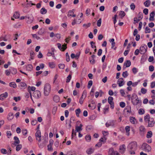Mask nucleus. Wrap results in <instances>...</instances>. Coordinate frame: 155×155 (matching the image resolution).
<instances>
[{"label":"nucleus","instance_id":"obj_1","mask_svg":"<svg viewBox=\"0 0 155 155\" xmlns=\"http://www.w3.org/2000/svg\"><path fill=\"white\" fill-rule=\"evenodd\" d=\"M36 140L38 141V144L39 146H44L47 142V140L45 138L43 141L41 142V132L40 130H38L35 134Z\"/></svg>","mask_w":155,"mask_h":155},{"label":"nucleus","instance_id":"obj_2","mask_svg":"<svg viewBox=\"0 0 155 155\" xmlns=\"http://www.w3.org/2000/svg\"><path fill=\"white\" fill-rule=\"evenodd\" d=\"M137 147V143L135 141L131 142L128 145V148L129 152L131 154H135V150Z\"/></svg>","mask_w":155,"mask_h":155},{"label":"nucleus","instance_id":"obj_3","mask_svg":"<svg viewBox=\"0 0 155 155\" xmlns=\"http://www.w3.org/2000/svg\"><path fill=\"white\" fill-rule=\"evenodd\" d=\"M144 120L145 122L148 123V127H152L154 126L155 123L154 119L153 118H150L149 114L144 117Z\"/></svg>","mask_w":155,"mask_h":155},{"label":"nucleus","instance_id":"obj_4","mask_svg":"<svg viewBox=\"0 0 155 155\" xmlns=\"http://www.w3.org/2000/svg\"><path fill=\"white\" fill-rule=\"evenodd\" d=\"M51 90V86L48 83L45 84L44 87V94L45 96H47L49 94Z\"/></svg>","mask_w":155,"mask_h":155},{"label":"nucleus","instance_id":"obj_5","mask_svg":"<svg viewBox=\"0 0 155 155\" xmlns=\"http://www.w3.org/2000/svg\"><path fill=\"white\" fill-rule=\"evenodd\" d=\"M83 125L82 124H80L79 126H76V129L75 130H74V129H73L72 130V138H73V135H76V133L75 131L77 132H79L80 131H81L82 130V127Z\"/></svg>","mask_w":155,"mask_h":155},{"label":"nucleus","instance_id":"obj_6","mask_svg":"<svg viewBox=\"0 0 155 155\" xmlns=\"http://www.w3.org/2000/svg\"><path fill=\"white\" fill-rule=\"evenodd\" d=\"M142 148L146 151L150 152L151 149L150 146L146 143H143L142 145Z\"/></svg>","mask_w":155,"mask_h":155},{"label":"nucleus","instance_id":"obj_7","mask_svg":"<svg viewBox=\"0 0 155 155\" xmlns=\"http://www.w3.org/2000/svg\"><path fill=\"white\" fill-rule=\"evenodd\" d=\"M132 102L134 105H137L139 103V101L137 95H135L133 96L132 99Z\"/></svg>","mask_w":155,"mask_h":155},{"label":"nucleus","instance_id":"obj_8","mask_svg":"<svg viewBox=\"0 0 155 155\" xmlns=\"http://www.w3.org/2000/svg\"><path fill=\"white\" fill-rule=\"evenodd\" d=\"M33 96L36 99L39 98L41 96L40 92L38 90L35 91L33 93Z\"/></svg>","mask_w":155,"mask_h":155},{"label":"nucleus","instance_id":"obj_9","mask_svg":"<svg viewBox=\"0 0 155 155\" xmlns=\"http://www.w3.org/2000/svg\"><path fill=\"white\" fill-rule=\"evenodd\" d=\"M113 98L111 96H110L108 97V103L110 105V107L112 108H113L114 107V104L113 102Z\"/></svg>","mask_w":155,"mask_h":155},{"label":"nucleus","instance_id":"obj_10","mask_svg":"<svg viewBox=\"0 0 155 155\" xmlns=\"http://www.w3.org/2000/svg\"><path fill=\"white\" fill-rule=\"evenodd\" d=\"M147 47L146 46H141L140 48V53L141 54H144L147 51Z\"/></svg>","mask_w":155,"mask_h":155},{"label":"nucleus","instance_id":"obj_11","mask_svg":"<svg viewBox=\"0 0 155 155\" xmlns=\"http://www.w3.org/2000/svg\"><path fill=\"white\" fill-rule=\"evenodd\" d=\"M53 142L54 141L53 140L50 139L49 140V144L48 146V149L49 151H51L53 150L52 146Z\"/></svg>","mask_w":155,"mask_h":155},{"label":"nucleus","instance_id":"obj_12","mask_svg":"<svg viewBox=\"0 0 155 155\" xmlns=\"http://www.w3.org/2000/svg\"><path fill=\"white\" fill-rule=\"evenodd\" d=\"M117 83L119 87L123 86L124 84L123 78H119L117 81Z\"/></svg>","mask_w":155,"mask_h":155},{"label":"nucleus","instance_id":"obj_13","mask_svg":"<svg viewBox=\"0 0 155 155\" xmlns=\"http://www.w3.org/2000/svg\"><path fill=\"white\" fill-rule=\"evenodd\" d=\"M28 91L30 94L31 98V99L33 101L32 98V94L31 91H35V88L34 87H30V86H29L28 87Z\"/></svg>","mask_w":155,"mask_h":155},{"label":"nucleus","instance_id":"obj_14","mask_svg":"<svg viewBox=\"0 0 155 155\" xmlns=\"http://www.w3.org/2000/svg\"><path fill=\"white\" fill-rule=\"evenodd\" d=\"M8 96V93L7 92H5L4 93L0 95V99L1 100H3L7 97Z\"/></svg>","mask_w":155,"mask_h":155},{"label":"nucleus","instance_id":"obj_15","mask_svg":"<svg viewBox=\"0 0 155 155\" xmlns=\"http://www.w3.org/2000/svg\"><path fill=\"white\" fill-rule=\"evenodd\" d=\"M117 151L114 150L113 148H111L109 149L108 151V155H115Z\"/></svg>","mask_w":155,"mask_h":155},{"label":"nucleus","instance_id":"obj_16","mask_svg":"<svg viewBox=\"0 0 155 155\" xmlns=\"http://www.w3.org/2000/svg\"><path fill=\"white\" fill-rule=\"evenodd\" d=\"M125 145H122L120 146V152L121 153H123L125 150Z\"/></svg>","mask_w":155,"mask_h":155},{"label":"nucleus","instance_id":"obj_17","mask_svg":"<svg viewBox=\"0 0 155 155\" xmlns=\"http://www.w3.org/2000/svg\"><path fill=\"white\" fill-rule=\"evenodd\" d=\"M14 117L13 114L12 112H10L8 113V115L7 119L9 120H11Z\"/></svg>","mask_w":155,"mask_h":155},{"label":"nucleus","instance_id":"obj_18","mask_svg":"<svg viewBox=\"0 0 155 155\" xmlns=\"http://www.w3.org/2000/svg\"><path fill=\"white\" fill-rule=\"evenodd\" d=\"M105 125L106 127H108L110 126H114V121H111L108 122H107L106 123Z\"/></svg>","mask_w":155,"mask_h":155},{"label":"nucleus","instance_id":"obj_19","mask_svg":"<svg viewBox=\"0 0 155 155\" xmlns=\"http://www.w3.org/2000/svg\"><path fill=\"white\" fill-rule=\"evenodd\" d=\"M155 14L154 12H152L150 14L149 20L150 21L154 20V17Z\"/></svg>","mask_w":155,"mask_h":155},{"label":"nucleus","instance_id":"obj_20","mask_svg":"<svg viewBox=\"0 0 155 155\" xmlns=\"http://www.w3.org/2000/svg\"><path fill=\"white\" fill-rule=\"evenodd\" d=\"M130 121L131 123L133 124H136L137 123L136 120L133 117H131L130 118Z\"/></svg>","mask_w":155,"mask_h":155},{"label":"nucleus","instance_id":"obj_21","mask_svg":"<svg viewBox=\"0 0 155 155\" xmlns=\"http://www.w3.org/2000/svg\"><path fill=\"white\" fill-rule=\"evenodd\" d=\"M28 20H27V22L28 23H32L33 21V17L32 15H31L30 17L28 18Z\"/></svg>","mask_w":155,"mask_h":155},{"label":"nucleus","instance_id":"obj_22","mask_svg":"<svg viewBox=\"0 0 155 155\" xmlns=\"http://www.w3.org/2000/svg\"><path fill=\"white\" fill-rule=\"evenodd\" d=\"M94 149L92 148L88 149L86 151V152L88 154H91L94 151Z\"/></svg>","mask_w":155,"mask_h":155},{"label":"nucleus","instance_id":"obj_23","mask_svg":"<svg viewBox=\"0 0 155 155\" xmlns=\"http://www.w3.org/2000/svg\"><path fill=\"white\" fill-rule=\"evenodd\" d=\"M20 86L21 89H25L27 85L24 82H21L20 84Z\"/></svg>","mask_w":155,"mask_h":155},{"label":"nucleus","instance_id":"obj_24","mask_svg":"<svg viewBox=\"0 0 155 155\" xmlns=\"http://www.w3.org/2000/svg\"><path fill=\"white\" fill-rule=\"evenodd\" d=\"M84 94H85L84 93H83L79 100V102L81 104H82L83 103V101L84 99V98L83 97Z\"/></svg>","mask_w":155,"mask_h":155},{"label":"nucleus","instance_id":"obj_25","mask_svg":"<svg viewBox=\"0 0 155 155\" xmlns=\"http://www.w3.org/2000/svg\"><path fill=\"white\" fill-rule=\"evenodd\" d=\"M125 129L126 132V135L129 136L130 135V127L129 126H127L125 128Z\"/></svg>","mask_w":155,"mask_h":155},{"label":"nucleus","instance_id":"obj_26","mask_svg":"<svg viewBox=\"0 0 155 155\" xmlns=\"http://www.w3.org/2000/svg\"><path fill=\"white\" fill-rule=\"evenodd\" d=\"M131 64V62L130 61L127 60L124 63V65H125L126 67H129Z\"/></svg>","mask_w":155,"mask_h":155},{"label":"nucleus","instance_id":"obj_27","mask_svg":"<svg viewBox=\"0 0 155 155\" xmlns=\"http://www.w3.org/2000/svg\"><path fill=\"white\" fill-rule=\"evenodd\" d=\"M9 86L10 87L15 88L17 87V85L14 82H11L9 83Z\"/></svg>","mask_w":155,"mask_h":155},{"label":"nucleus","instance_id":"obj_28","mask_svg":"<svg viewBox=\"0 0 155 155\" xmlns=\"http://www.w3.org/2000/svg\"><path fill=\"white\" fill-rule=\"evenodd\" d=\"M144 4L145 5V6L146 7H149L150 4V0H147L146 1H145L144 3Z\"/></svg>","mask_w":155,"mask_h":155},{"label":"nucleus","instance_id":"obj_29","mask_svg":"<svg viewBox=\"0 0 155 155\" xmlns=\"http://www.w3.org/2000/svg\"><path fill=\"white\" fill-rule=\"evenodd\" d=\"M26 70L28 71H31L33 67L31 65L28 64L26 66Z\"/></svg>","mask_w":155,"mask_h":155},{"label":"nucleus","instance_id":"obj_30","mask_svg":"<svg viewBox=\"0 0 155 155\" xmlns=\"http://www.w3.org/2000/svg\"><path fill=\"white\" fill-rule=\"evenodd\" d=\"M152 133L151 131L148 132L147 134V138H149L152 137Z\"/></svg>","mask_w":155,"mask_h":155},{"label":"nucleus","instance_id":"obj_31","mask_svg":"<svg viewBox=\"0 0 155 155\" xmlns=\"http://www.w3.org/2000/svg\"><path fill=\"white\" fill-rule=\"evenodd\" d=\"M75 112L76 113V116L78 117H79V114L81 112V111L80 109V108H78L77 109L75 110Z\"/></svg>","mask_w":155,"mask_h":155},{"label":"nucleus","instance_id":"obj_32","mask_svg":"<svg viewBox=\"0 0 155 155\" xmlns=\"http://www.w3.org/2000/svg\"><path fill=\"white\" fill-rule=\"evenodd\" d=\"M13 17L15 18H18L20 17V14L18 12H15L13 15Z\"/></svg>","mask_w":155,"mask_h":155},{"label":"nucleus","instance_id":"obj_33","mask_svg":"<svg viewBox=\"0 0 155 155\" xmlns=\"http://www.w3.org/2000/svg\"><path fill=\"white\" fill-rule=\"evenodd\" d=\"M49 67L51 68H54L55 67V64L53 62H50L48 64Z\"/></svg>","mask_w":155,"mask_h":155},{"label":"nucleus","instance_id":"obj_34","mask_svg":"<svg viewBox=\"0 0 155 155\" xmlns=\"http://www.w3.org/2000/svg\"><path fill=\"white\" fill-rule=\"evenodd\" d=\"M125 15V13L123 11H120L119 14V15L120 16L121 18H123Z\"/></svg>","mask_w":155,"mask_h":155},{"label":"nucleus","instance_id":"obj_35","mask_svg":"<svg viewBox=\"0 0 155 155\" xmlns=\"http://www.w3.org/2000/svg\"><path fill=\"white\" fill-rule=\"evenodd\" d=\"M14 139L15 140V143L17 144H19L20 143V141L19 140L18 138L17 137H14Z\"/></svg>","mask_w":155,"mask_h":155},{"label":"nucleus","instance_id":"obj_36","mask_svg":"<svg viewBox=\"0 0 155 155\" xmlns=\"http://www.w3.org/2000/svg\"><path fill=\"white\" fill-rule=\"evenodd\" d=\"M40 12L42 14H45L47 12V10L45 8H42L41 9Z\"/></svg>","mask_w":155,"mask_h":155},{"label":"nucleus","instance_id":"obj_37","mask_svg":"<svg viewBox=\"0 0 155 155\" xmlns=\"http://www.w3.org/2000/svg\"><path fill=\"white\" fill-rule=\"evenodd\" d=\"M139 129L141 132H144L145 131V129L143 126H141L139 128Z\"/></svg>","mask_w":155,"mask_h":155},{"label":"nucleus","instance_id":"obj_38","mask_svg":"<svg viewBox=\"0 0 155 155\" xmlns=\"http://www.w3.org/2000/svg\"><path fill=\"white\" fill-rule=\"evenodd\" d=\"M21 99V97L19 96L13 97V100L16 102L20 101Z\"/></svg>","mask_w":155,"mask_h":155},{"label":"nucleus","instance_id":"obj_39","mask_svg":"<svg viewBox=\"0 0 155 155\" xmlns=\"http://www.w3.org/2000/svg\"><path fill=\"white\" fill-rule=\"evenodd\" d=\"M144 110L143 109H140L138 110V113L140 115H142L144 113Z\"/></svg>","mask_w":155,"mask_h":155},{"label":"nucleus","instance_id":"obj_40","mask_svg":"<svg viewBox=\"0 0 155 155\" xmlns=\"http://www.w3.org/2000/svg\"><path fill=\"white\" fill-rule=\"evenodd\" d=\"M22 148V145L21 144H18L16 146V150L17 151H19Z\"/></svg>","mask_w":155,"mask_h":155},{"label":"nucleus","instance_id":"obj_41","mask_svg":"<svg viewBox=\"0 0 155 155\" xmlns=\"http://www.w3.org/2000/svg\"><path fill=\"white\" fill-rule=\"evenodd\" d=\"M147 92V90L146 89L143 88L141 89V92L142 94H144L146 93Z\"/></svg>","mask_w":155,"mask_h":155},{"label":"nucleus","instance_id":"obj_42","mask_svg":"<svg viewBox=\"0 0 155 155\" xmlns=\"http://www.w3.org/2000/svg\"><path fill=\"white\" fill-rule=\"evenodd\" d=\"M150 29L148 27H147L145 28V33H150Z\"/></svg>","mask_w":155,"mask_h":155},{"label":"nucleus","instance_id":"obj_43","mask_svg":"<svg viewBox=\"0 0 155 155\" xmlns=\"http://www.w3.org/2000/svg\"><path fill=\"white\" fill-rule=\"evenodd\" d=\"M138 18L140 20H141L143 18V14L141 12H139L138 14Z\"/></svg>","mask_w":155,"mask_h":155},{"label":"nucleus","instance_id":"obj_44","mask_svg":"<svg viewBox=\"0 0 155 155\" xmlns=\"http://www.w3.org/2000/svg\"><path fill=\"white\" fill-rule=\"evenodd\" d=\"M101 18L99 19L97 21V25L98 26L100 27L101 26Z\"/></svg>","mask_w":155,"mask_h":155},{"label":"nucleus","instance_id":"obj_45","mask_svg":"<svg viewBox=\"0 0 155 155\" xmlns=\"http://www.w3.org/2000/svg\"><path fill=\"white\" fill-rule=\"evenodd\" d=\"M122 76L124 78H126L128 76V73L127 71L124 72L122 74Z\"/></svg>","mask_w":155,"mask_h":155},{"label":"nucleus","instance_id":"obj_46","mask_svg":"<svg viewBox=\"0 0 155 155\" xmlns=\"http://www.w3.org/2000/svg\"><path fill=\"white\" fill-rule=\"evenodd\" d=\"M102 133L104 137L108 135L109 134L108 132L107 131H102Z\"/></svg>","mask_w":155,"mask_h":155},{"label":"nucleus","instance_id":"obj_47","mask_svg":"<svg viewBox=\"0 0 155 155\" xmlns=\"http://www.w3.org/2000/svg\"><path fill=\"white\" fill-rule=\"evenodd\" d=\"M149 70L150 71H153L154 70V67L153 65H150L149 68Z\"/></svg>","mask_w":155,"mask_h":155},{"label":"nucleus","instance_id":"obj_48","mask_svg":"<svg viewBox=\"0 0 155 155\" xmlns=\"http://www.w3.org/2000/svg\"><path fill=\"white\" fill-rule=\"evenodd\" d=\"M62 51H64L67 48V44H64L62 46Z\"/></svg>","mask_w":155,"mask_h":155},{"label":"nucleus","instance_id":"obj_49","mask_svg":"<svg viewBox=\"0 0 155 155\" xmlns=\"http://www.w3.org/2000/svg\"><path fill=\"white\" fill-rule=\"evenodd\" d=\"M85 138L87 141H89L91 140V136L90 135H87L86 136Z\"/></svg>","mask_w":155,"mask_h":155},{"label":"nucleus","instance_id":"obj_50","mask_svg":"<svg viewBox=\"0 0 155 155\" xmlns=\"http://www.w3.org/2000/svg\"><path fill=\"white\" fill-rule=\"evenodd\" d=\"M135 6L134 3H132L130 5V8L131 10H134L135 9Z\"/></svg>","mask_w":155,"mask_h":155},{"label":"nucleus","instance_id":"obj_51","mask_svg":"<svg viewBox=\"0 0 155 155\" xmlns=\"http://www.w3.org/2000/svg\"><path fill=\"white\" fill-rule=\"evenodd\" d=\"M71 75L69 74L67 77V80L66 81V82L67 83L69 82L71 78Z\"/></svg>","mask_w":155,"mask_h":155},{"label":"nucleus","instance_id":"obj_52","mask_svg":"<svg viewBox=\"0 0 155 155\" xmlns=\"http://www.w3.org/2000/svg\"><path fill=\"white\" fill-rule=\"evenodd\" d=\"M59 68L61 69H63L65 67V65L64 64H60L58 65Z\"/></svg>","mask_w":155,"mask_h":155},{"label":"nucleus","instance_id":"obj_53","mask_svg":"<svg viewBox=\"0 0 155 155\" xmlns=\"http://www.w3.org/2000/svg\"><path fill=\"white\" fill-rule=\"evenodd\" d=\"M7 136L8 138H9L12 135V133L10 131H8L6 133Z\"/></svg>","mask_w":155,"mask_h":155},{"label":"nucleus","instance_id":"obj_54","mask_svg":"<svg viewBox=\"0 0 155 155\" xmlns=\"http://www.w3.org/2000/svg\"><path fill=\"white\" fill-rule=\"evenodd\" d=\"M148 10L147 8H145L143 10V13L145 15H147L148 14Z\"/></svg>","mask_w":155,"mask_h":155},{"label":"nucleus","instance_id":"obj_55","mask_svg":"<svg viewBox=\"0 0 155 155\" xmlns=\"http://www.w3.org/2000/svg\"><path fill=\"white\" fill-rule=\"evenodd\" d=\"M34 54V52L33 51H31L30 52V55L31 56V59H33V57Z\"/></svg>","mask_w":155,"mask_h":155},{"label":"nucleus","instance_id":"obj_56","mask_svg":"<svg viewBox=\"0 0 155 155\" xmlns=\"http://www.w3.org/2000/svg\"><path fill=\"white\" fill-rule=\"evenodd\" d=\"M106 138L104 137L101 138L99 140L100 142H105L106 141Z\"/></svg>","mask_w":155,"mask_h":155},{"label":"nucleus","instance_id":"obj_57","mask_svg":"<svg viewBox=\"0 0 155 155\" xmlns=\"http://www.w3.org/2000/svg\"><path fill=\"white\" fill-rule=\"evenodd\" d=\"M54 101L56 102H58L59 100V97L57 96H54Z\"/></svg>","mask_w":155,"mask_h":155},{"label":"nucleus","instance_id":"obj_58","mask_svg":"<svg viewBox=\"0 0 155 155\" xmlns=\"http://www.w3.org/2000/svg\"><path fill=\"white\" fill-rule=\"evenodd\" d=\"M115 42L112 43H111V48L114 50H115L116 48V47H115Z\"/></svg>","mask_w":155,"mask_h":155},{"label":"nucleus","instance_id":"obj_59","mask_svg":"<svg viewBox=\"0 0 155 155\" xmlns=\"http://www.w3.org/2000/svg\"><path fill=\"white\" fill-rule=\"evenodd\" d=\"M120 106L121 107L123 108L125 107V104L124 102H121L120 103Z\"/></svg>","mask_w":155,"mask_h":155},{"label":"nucleus","instance_id":"obj_60","mask_svg":"<svg viewBox=\"0 0 155 155\" xmlns=\"http://www.w3.org/2000/svg\"><path fill=\"white\" fill-rule=\"evenodd\" d=\"M120 93L122 96H124L125 94V93L123 89H121L120 91Z\"/></svg>","mask_w":155,"mask_h":155},{"label":"nucleus","instance_id":"obj_61","mask_svg":"<svg viewBox=\"0 0 155 155\" xmlns=\"http://www.w3.org/2000/svg\"><path fill=\"white\" fill-rule=\"evenodd\" d=\"M154 58L153 56H150L148 59V61L150 62H151L153 61Z\"/></svg>","mask_w":155,"mask_h":155},{"label":"nucleus","instance_id":"obj_62","mask_svg":"<svg viewBox=\"0 0 155 155\" xmlns=\"http://www.w3.org/2000/svg\"><path fill=\"white\" fill-rule=\"evenodd\" d=\"M93 82L92 81H90L88 83V87L90 88Z\"/></svg>","mask_w":155,"mask_h":155},{"label":"nucleus","instance_id":"obj_63","mask_svg":"<svg viewBox=\"0 0 155 155\" xmlns=\"http://www.w3.org/2000/svg\"><path fill=\"white\" fill-rule=\"evenodd\" d=\"M37 121L36 120H33L31 121V124L33 125H35L37 123Z\"/></svg>","mask_w":155,"mask_h":155},{"label":"nucleus","instance_id":"obj_64","mask_svg":"<svg viewBox=\"0 0 155 155\" xmlns=\"http://www.w3.org/2000/svg\"><path fill=\"white\" fill-rule=\"evenodd\" d=\"M74 13L73 11H70L69 12L68 14V16L69 17H71Z\"/></svg>","mask_w":155,"mask_h":155}]
</instances>
